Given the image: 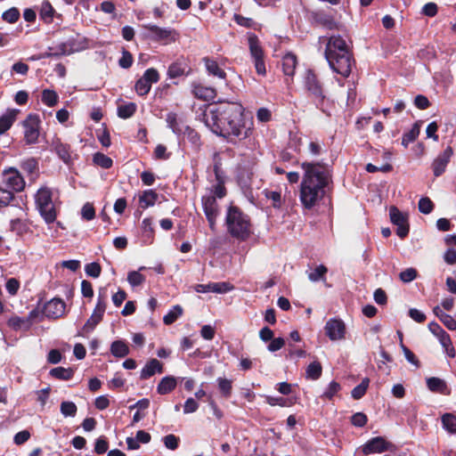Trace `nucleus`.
Here are the masks:
<instances>
[{
	"label": "nucleus",
	"mask_w": 456,
	"mask_h": 456,
	"mask_svg": "<svg viewBox=\"0 0 456 456\" xmlns=\"http://www.w3.org/2000/svg\"><path fill=\"white\" fill-rule=\"evenodd\" d=\"M204 122L216 135L225 138L229 142L238 143L240 155H247L246 149L253 151L256 142L252 137L254 124L252 119H246L245 109L234 102H224L205 111Z\"/></svg>",
	"instance_id": "obj_1"
},
{
	"label": "nucleus",
	"mask_w": 456,
	"mask_h": 456,
	"mask_svg": "<svg viewBox=\"0 0 456 456\" xmlns=\"http://www.w3.org/2000/svg\"><path fill=\"white\" fill-rule=\"evenodd\" d=\"M304 170L299 200L306 209L316 206L331 189L333 184V168L323 161H305L301 163Z\"/></svg>",
	"instance_id": "obj_2"
},
{
	"label": "nucleus",
	"mask_w": 456,
	"mask_h": 456,
	"mask_svg": "<svg viewBox=\"0 0 456 456\" xmlns=\"http://www.w3.org/2000/svg\"><path fill=\"white\" fill-rule=\"evenodd\" d=\"M325 57L331 69L343 77H349L352 67L355 64L353 53L339 35L330 37L325 48Z\"/></svg>",
	"instance_id": "obj_3"
},
{
	"label": "nucleus",
	"mask_w": 456,
	"mask_h": 456,
	"mask_svg": "<svg viewBox=\"0 0 456 456\" xmlns=\"http://www.w3.org/2000/svg\"><path fill=\"white\" fill-rule=\"evenodd\" d=\"M224 223L228 234L238 241L248 240L253 233L249 216L238 206L230 205L228 207Z\"/></svg>",
	"instance_id": "obj_4"
},
{
	"label": "nucleus",
	"mask_w": 456,
	"mask_h": 456,
	"mask_svg": "<svg viewBox=\"0 0 456 456\" xmlns=\"http://www.w3.org/2000/svg\"><path fill=\"white\" fill-rule=\"evenodd\" d=\"M303 86L307 99L323 111L328 94L319 75L314 69H309L305 71Z\"/></svg>",
	"instance_id": "obj_5"
},
{
	"label": "nucleus",
	"mask_w": 456,
	"mask_h": 456,
	"mask_svg": "<svg viewBox=\"0 0 456 456\" xmlns=\"http://www.w3.org/2000/svg\"><path fill=\"white\" fill-rule=\"evenodd\" d=\"M35 203L40 216L46 224H53L56 220L57 213L53 202V192L50 188L45 186L38 189L35 195Z\"/></svg>",
	"instance_id": "obj_6"
},
{
	"label": "nucleus",
	"mask_w": 456,
	"mask_h": 456,
	"mask_svg": "<svg viewBox=\"0 0 456 456\" xmlns=\"http://www.w3.org/2000/svg\"><path fill=\"white\" fill-rule=\"evenodd\" d=\"M248 45L256 74L265 77L266 75V56L258 37L254 33H248Z\"/></svg>",
	"instance_id": "obj_7"
},
{
	"label": "nucleus",
	"mask_w": 456,
	"mask_h": 456,
	"mask_svg": "<svg viewBox=\"0 0 456 456\" xmlns=\"http://www.w3.org/2000/svg\"><path fill=\"white\" fill-rule=\"evenodd\" d=\"M24 142L28 145L38 142L41 128V118L38 114L29 113L22 121Z\"/></svg>",
	"instance_id": "obj_8"
},
{
	"label": "nucleus",
	"mask_w": 456,
	"mask_h": 456,
	"mask_svg": "<svg viewBox=\"0 0 456 456\" xmlns=\"http://www.w3.org/2000/svg\"><path fill=\"white\" fill-rule=\"evenodd\" d=\"M143 28L148 31L146 37L154 42L162 43L163 45H168L175 42L176 37L178 36L175 28H160L154 24H144Z\"/></svg>",
	"instance_id": "obj_9"
},
{
	"label": "nucleus",
	"mask_w": 456,
	"mask_h": 456,
	"mask_svg": "<svg viewBox=\"0 0 456 456\" xmlns=\"http://www.w3.org/2000/svg\"><path fill=\"white\" fill-rule=\"evenodd\" d=\"M395 445L383 436H375L368 440L362 446V452L364 455L382 453L387 451H393Z\"/></svg>",
	"instance_id": "obj_10"
},
{
	"label": "nucleus",
	"mask_w": 456,
	"mask_h": 456,
	"mask_svg": "<svg viewBox=\"0 0 456 456\" xmlns=\"http://www.w3.org/2000/svg\"><path fill=\"white\" fill-rule=\"evenodd\" d=\"M389 216L391 223L397 226L395 232L396 235L401 239L406 238L410 231L407 215L401 212L397 207L391 206L389 208Z\"/></svg>",
	"instance_id": "obj_11"
},
{
	"label": "nucleus",
	"mask_w": 456,
	"mask_h": 456,
	"mask_svg": "<svg viewBox=\"0 0 456 456\" xmlns=\"http://www.w3.org/2000/svg\"><path fill=\"white\" fill-rule=\"evenodd\" d=\"M203 211L211 231H216V219L219 216V207L215 196H203L201 199Z\"/></svg>",
	"instance_id": "obj_12"
},
{
	"label": "nucleus",
	"mask_w": 456,
	"mask_h": 456,
	"mask_svg": "<svg viewBox=\"0 0 456 456\" xmlns=\"http://www.w3.org/2000/svg\"><path fill=\"white\" fill-rule=\"evenodd\" d=\"M428 329L438 338L447 355L451 358H454L456 352L450 335L436 322H431L428 324Z\"/></svg>",
	"instance_id": "obj_13"
},
{
	"label": "nucleus",
	"mask_w": 456,
	"mask_h": 456,
	"mask_svg": "<svg viewBox=\"0 0 456 456\" xmlns=\"http://www.w3.org/2000/svg\"><path fill=\"white\" fill-rule=\"evenodd\" d=\"M25 184L23 176L17 169L11 168L5 173L3 180V185L10 191H12L13 194L14 192L23 191Z\"/></svg>",
	"instance_id": "obj_14"
},
{
	"label": "nucleus",
	"mask_w": 456,
	"mask_h": 456,
	"mask_svg": "<svg viewBox=\"0 0 456 456\" xmlns=\"http://www.w3.org/2000/svg\"><path fill=\"white\" fill-rule=\"evenodd\" d=\"M325 334L330 340H340L345 338L346 325L341 319L331 318L324 327Z\"/></svg>",
	"instance_id": "obj_15"
},
{
	"label": "nucleus",
	"mask_w": 456,
	"mask_h": 456,
	"mask_svg": "<svg viewBox=\"0 0 456 456\" xmlns=\"http://www.w3.org/2000/svg\"><path fill=\"white\" fill-rule=\"evenodd\" d=\"M453 150L451 146H447L432 162V169L436 177L441 176L446 170V167L450 162Z\"/></svg>",
	"instance_id": "obj_16"
},
{
	"label": "nucleus",
	"mask_w": 456,
	"mask_h": 456,
	"mask_svg": "<svg viewBox=\"0 0 456 456\" xmlns=\"http://www.w3.org/2000/svg\"><path fill=\"white\" fill-rule=\"evenodd\" d=\"M66 304L61 298H53L45 304L43 314L47 318L57 319L61 317L65 312Z\"/></svg>",
	"instance_id": "obj_17"
},
{
	"label": "nucleus",
	"mask_w": 456,
	"mask_h": 456,
	"mask_svg": "<svg viewBox=\"0 0 456 456\" xmlns=\"http://www.w3.org/2000/svg\"><path fill=\"white\" fill-rule=\"evenodd\" d=\"M190 71L191 68L188 61L184 57L181 56L169 65L167 76L170 78H176L182 76H188Z\"/></svg>",
	"instance_id": "obj_18"
},
{
	"label": "nucleus",
	"mask_w": 456,
	"mask_h": 456,
	"mask_svg": "<svg viewBox=\"0 0 456 456\" xmlns=\"http://www.w3.org/2000/svg\"><path fill=\"white\" fill-rule=\"evenodd\" d=\"M233 289V285L230 282H209L208 284H198L196 291L200 293L215 292V293H227Z\"/></svg>",
	"instance_id": "obj_19"
},
{
	"label": "nucleus",
	"mask_w": 456,
	"mask_h": 456,
	"mask_svg": "<svg viewBox=\"0 0 456 456\" xmlns=\"http://www.w3.org/2000/svg\"><path fill=\"white\" fill-rule=\"evenodd\" d=\"M202 62L204 63L206 70L209 76L226 81V72L214 58L208 56L203 57Z\"/></svg>",
	"instance_id": "obj_20"
},
{
	"label": "nucleus",
	"mask_w": 456,
	"mask_h": 456,
	"mask_svg": "<svg viewBox=\"0 0 456 456\" xmlns=\"http://www.w3.org/2000/svg\"><path fill=\"white\" fill-rule=\"evenodd\" d=\"M191 92L195 98L203 101H212L216 96V90L214 87L201 83H193Z\"/></svg>",
	"instance_id": "obj_21"
},
{
	"label": "nucleus",
	"mask_w": 456,
	"mask_h": 456,
	"mask_svg": "<svg viewBox=\"0 0 456 456\" xmlns=\"http://www.w3.org/2000/svg\"><path fill=\"white\" fill-rule=\"evenodd\" d=\"M164 367L159 360L150 359L141 370L140 379L145 380L155 375L156 373H163Z\"/></svg>",
	"instance_id": "obj_22"
},
{
	"label": "nucleus",
	"mask_w": 456,
	"mask_h": 456,
	"mask_svg": "<svg viewBox=\"0 0 456 456\" xmlns=\"http://www.w3.org/2000/svg\"><path fill=\"white\" fill-rule=\"evenodd\" d=\"M312 20L328 29L337 28V22L333 16L328 14L324 11H314L311 12Z\"/></svg>",
	"instance_id": "obj_23"
},
{
	"label": "nucleus",
	"mask_w": 456,
	"mask_h": 456,
	"mask_svg": "<svg viewBox=\"0 0 456 456\" xmlns=\"http://www.w3.org/2000/svg\"><path fill=\"white\" fill-rule=\"evenodd\" d=\"M51 147L63 162L68 163L71 159L69 144L63 143L59 137L53 138Z\"/></svg>",
	"instance_id": "obj_24"
},
{
	"label": "nucleus",
	"mask_w": 456,
	"mask_h": 456,
	"mask_svg": "<svg viewBox=\"0 0 456 456\" xmlns=\"http://www.w3.org/2000/svg\"><path fill=\"white\" fill-rule=\"evenodd\" d=\"M106 307L96 305L92 315L83 326V331L90 332L102 321Z\"/></svg>",
	"instance_id": "obj_25"
},
{
	"label": "nucleus",
	"mask_w": 456,
	"mask_h": 456,
	"mask_svg": "<svg viewBox=\"0 0 456 456\" xmlns=\"http://www.w3.org/2000/svg\"><path fill=\"white\" fill-rule=\"evenodd\" d=\"M18 113V110L8 109L6 112L0 117V134H4L12 126Z\"/></svg>",
	"instance_id": "obj_26"
},
{
	"label": "nucleus",
	"mask_w": 456,
	"mask_h": 456,
	"mask_svg": "<svg viewBox=\"0 0 456 456\" xmlns=\"http://www.w3.org/2000/svg\"><path fill=\"white\" fill-rule=\"evenodd\" d=\"M297 65V58L292 53H286L281 60L282 71L287 77H293Z\"/></svg>",
	"instance_id": "obj_27"
},
{
	"label": "nucleus",
	"mask_w": 456,
	"mask_h": 456,
	"mask_svg": "<svg viewBox=\"0 0 456 456\" xmlns=\"http://www.w3.org/2000/svg\"><path fill=\"white\" fill-rule=\"evenodd\" d=\"M155 230L152 219L146 217L142 222V240L144 244L151 245L154 240Z\"/></svg>",
	"instance_id": "obj_28"
},
{
	"label": "nucleus",
	"mask_w": 456,
	"mask_h": 456,
	"mask_svg": "<svg viewBox=\"0 0 456 456\" xmlns=\"http://www.w3.org/2000/svg\"><path fill=\"white\" fill-rule=\"evenodd\" d=\"M427 387L434 393H439L445 395L450 394L446 382L436 377L428 378L427 379Z\"/></svg>",
	"instance_id": "obj_29"
},
{
	"label": "nucleus",
	"mask_w": 456,
	"mask_h": 456,
	"mask_svg": "<svg viewBox=\"0 0 456 456\" xmlns=\"http://www.w3.org/2000/svg\"><path fill=\"white\" fill-rule=\"evenodd\" d=\"M177 385V379L173 376L162 378L157 386L158 394L164 395L174 391Z\"/></svg>",
	"instance_id": "obj_30"
},
{
	"label": "nucleus",
	"mask_w": 456,
	"mask_h": 456,
	"mask_svg": "<svg viewBox=\"0 0 456 456\" xmlns=\"http://www.w3.org/2000/svg\"><path fill=\"white\" fill-rule=\"evenodd\" d=\"M184 139H186L195 151H199L201 146V140L200 134L189 126H185L182 132Z\"/></svg>",
	"instance_id": "obj_31"
},
{
	"label": "nucleus",
	"mask_w": 456,
	"mask_h": 456,
	"mask_svg": "<svg viewBox=\"0 0 456 456\" xmlns=\"http://www.w3.org/2000/svg\"><path fill=\"white\" fill-rule=\"evenodd\" d=\"M56 11L48 0L41 3L39 9V17L45 23H52Z\"/></svg>",
	"instance_id": "obj_32"
},
{
	"label": "nucleus",
	"mask_w": 456,
	"mask_h": 456,
	"mask_svg": "<svg viewBox=\"0 0 456 456\" xmlns=\"http://www.w3.org/2000/svg\"><path fill=\"white\" fill-rule=\"evenodd\" d=\"M159 199V194L154 190H145L139 196L140 207L143 209L155 205Z\"/></svg>",
	"instance_id": "obj_33"
},
{
	"label": "nucleus",
	"mask_w": 456,
	"mask_h": 456,
	"mask_svg": "<svg viewBox=\"0 0 456 456\" xmlns=\"http://www.w3.org/2000/svg\"><path fill=\"white\" fill-rule=\"evenodd\" d=\"M129 347L125 340L118 339L111 343L110 353L118 358H124L129 354Z\"/></svg>",
	"instance_id": "obj_34"
},
{
	"label": "nucleus",
	"mask_w": 456,
	"mask_h": 456,
	"mask_svg": "<svg viewBox=\"0 0 456 456\" xmlns=\"http://www.w3.org/2000/svg\"><path fill=\"white\" fill-rule=\"evenodd\" d=\"M7 325L14 331L21 330H28L30 328L29 319L20 317L18 315H12L10 317L7 321Z\"/></svg>",
	"instance_id": "obj_35"
},
{
	"label": "nucleus",
	"mask_w": 456,
	"mask_h": 456,
	"mask_svg": "<svg viewBox=\"0 0 456 456\" xmlns=\"http://www.w3.org/2000/svg\"><path fill=\"white\" fill-rule=\"evenodd\" d=\"M10 229L18 236H23L31 232L27 220L15 218L10 222Z\"/></svg>",
	"instance_id": "obj_36"
},
{
	"label": "nucleus",
	"mask_w": 456,
	"mask_h": 456,
	"mask_svg": "<svg viewBox=\"0 0 456 456\" xmlns=\"http://www.w3.org/2000/svg\"><path fill=\"white\" fill-rule=\"evenodd\" d=\"M265 401L270 406L279 405L281 407H291L296 403L297 399L292 397H274L265 395Z\"/></svg>",
	"instance_id": "obj_37"
},
{
	"label": "nucleus",
	"mask_w": 456,
	"mask_h": 456,
	"mask_svg": "<svg viewBox=\"0 0 456 456\" xmlns=\"http://www.w3.org/2000/svg\"><path fill=\"white\" fill-rule=\"evenodd\" d=\"M48 50V52L42 53L41 58H53L70 54L66 42H62L55 47H49Z\"/></svg>",
	"instance_id": "obj_38"
},
{
	"label": "nucleus",
	"mask_w": 456,
	"mask_h": 456,
	"mask_svg": "<svg viewBox=\"0 0 456 456\" xmlns=\"http://www.w3.org/2000/svg\"><path fill=\"white\" fill-rule=\"evenodd\" d=\"M420 133V124L419 121L415 122L411 130L404 133L402 137V145H403L405 148L408 147V145L411 142H413Z\"/></svg>",
	"instance_id": "obj_39"
},
{
	"label": "nucleus",
	"mask_w": 456,
	"mask_h": 456,
	"mask_svg": "<svg viewBox=\"0 0 456 456\" xmlns=\"http://www.w3.org/2000/svg\"><path fill=\"white\" fill-rule=\"evenodd\" d=\"M49 374L59 380H69L74 376V370L72 368H64L60 366L52 369Z\"/></svg>",
	"instance_id": "obj_40"
},
{
	"label": "nucleus",
	"mask_w": 456,
	"mask_h": 456,
	"mask_svg": "<svg viewBox=\"0 0 456 456\" xmlns=\"http://www.w3.org/2000/svg\"><path fill=\"white\" fill-rule=\"evenodd\" d=\"M166 121L167 123L168 127L171 128L175 134L178 135L182 134V132L184 129L185 126L181 121H179L176 113H167Z\"/></svg>",
	"instance_id": "obj_41"
},
{
	"label": "nucleus",
	"mask_w": 456,
	"mask_h": 456,
	"mask_svg": "<svg viewBox=\"0 0 456 456\" xmlns=\"http://www.w3.org/2000/svg\"><path fill=\"white\" fill-rule=\"evenodd\" d=\"M69 53L79 52L86 47V40L77 35L76 37H70L66 41Z\"/></svg>",
	"instance_id": "obj_42"
},
{
	"label": "nucleus",
	"mask_w": 456,
	"mask_h": 456,
	"mask_svg": "<svg viewBox=\"0 0 456 456\" xmlns=\"http://www.w3.org/2000/svg\"><path fill=\"white\" fill-rule=\"evenodd\" d=\"M441 423L444 429L450 434H456V415L444 413L441 417Z\"/></svg>",
	"instance_id": "obj_43"
},
{
	"label": "nucleus",
	"mask_w": 456,
	"mask_h": 456,
	"mask_svg": "<svg viewBox=\"0 0 456 456\" xmlns=\"http://www.w3.org/2000/svg\"><path fill=\"white\" fill-rule=\"evenodd\" d=\"M306 379L311 380H317L322 374V366L320 362L314 361L311 362L306 368Z\"/></svg>",
	"instance_id": "obj_44"
},
{
	"label": "nucleus",
	"mask_w": 456,
	"mask_h": 456,
	"mask_svg": "<svg viewBox=\"0 0 456 456\" xmlns=\"http://www.w3.org/2000/svg\"><path fill=\"white\" fill-rule=\"evenodd\" d=\"M183 314V309L180 305H175L169 310V312L163 317V322L166 325H171Z\"/></svg>",
	"instance_id": "obj_45"
},
{
	"label": "nucleus",
	"mask_w": 456,
	"mask_h": 456,
	"mask_svg": "<svg viewBox=\"0 0 456 456\" xmlns=\"http://www.w3.org/2000/svg\"><path fill=\"white\" fill-rule=\"evenodd\" d=\"M136 109L137 106L134 102L119 105L118 107V116L123 119L129 118L135 113Z\"/></svg>",
	"instance_id": "obj_46"
},
{
	"label": "nucleus",
	"mask_w": 456,
	"mask_h": 456,
	"mask_svg": "<svg viewBox=\"0 0 456 456\" xmlns=\"http://www.w3.org/2000/svg\"><path fill=\"white\" fill-rule=\"evenodd\" d=\"M13 200H15V196L12 193V191L5 188L3 184H0V208L11 205Z\"/></svg>",
	"instance_id": "obj_47"
},
{
	"label": "nucleus",
	"mask_w": 456,
	"mask_h": 456,
	"mask_svg": "<svg viewBox=\"0 0 456 456\" xmlns=\"http://www.w3.org/2000/svg\"><path fill=\"white\" fill-rule=\"evenodd\" d=\"M93 162L102 168L109 169L113 166V160L109 156L96 152L93 156Z\"/></svg>",
	"instance_id": "obj_48"
},
{
	"label": "nucleus",
	"mask_w": 456,
	"mask_h": 456,
	"mask_svg": "<svg viewBox=\"0 0 456 456\" xmlns=\"http://www.w3.org/2000/svg\"><path fill=\"white\" fill-rule=\"evenodd\" d=\"M20 167L28 175H37L38 162L35 158H29L22 161Z\"/></svg>",
	"instance_id": "obj_49"
},
{
	"label": "nucleus",
	"mask_w": 456,
	"mask_h": 456,
	"mask_svg": "<svg viewBox=\"0 0 456 456\" xmlns=\"http://www.w3.org/2000/svg\"><path fill=\"white\" fill-rule=\"evenodd\" d=\"M216 381L221 395L224 398H229L232 395V381L225 378H218Z\"/></svg>",
	"instance_id": "obj_50"
},
{
	"label": "nucleus",
	"mask_w": 456,
	"mask_h": 456,
	"mask_svg": "<svg viewBox=\"0 0 456 456\" xmlns=\"http://www.w3.org/2000/svg\"><path fill=\"white\" fill-rule=\"evenodd\" d=\"M59 96L53 90L45 89L42 92V102L48 107H53L58 103Z\"/></svg>",
	"instance_id": "obj_51"
},
{
	"label": "nucleus",
	"mask_w": 456,
	"mask_h": 456,
	"mask_svg": "<svg viewBox=\"0 0 456 456\" xmlns=\"http://www.w3.org/2000/svg\"><path fill=\"white\" fill-rule=\"evenodd\" d=\"M327 273L328 268L324 265H320L313 272L308 273V279L313 282L319 281H325V275Z\"/></svg>",
	"instance_id": "obj_52"
},
{
	"label": "nucleus",
	"mask_w": 456,
	"mask_h": 456,
	"mask_svg": "<svg viewBox=\"0 0 456 456\" xmlns=\"http://www.w3.org/2000/svg\"><path fill=\"white\" fill-rule=\"evenodd\" d=\"M369 384L370 379L368 378H364L362 382L354 387L351 391L352 397L355 400L361 399L366 394Z\"/></svg>",
	"instance_id": "obj_53"
},
{
	"label": "nucleus",
	"mask_w": 456,
	"mask_h": 456,
	"mask_svg": "<svg viewBox=\"0 0 456 456\" xmlns=\"http://www.w3.org/2000/svg\"><path fill=\"white\" fill-rule=\"evenodd\" d=\"M20 17V10L17 7H11L2 13V19L8 23H15Z\"/></svg>",
	"instance_id": "obj_54"
},
{
	"label": "nucleus",
	"mask_w": 456,
	"mask_h": 456,
	"mask_svg": "<svg viewBox=\"0 0 456 456\" xmlns=\"http://www.w3.org/2000/svg\"><path fill=\"white\" fill-rule=\"evenodd\" d=\"M61 412L65 417H75L77 411V407L73 402L64 401L61 403Z\"/></svg>",
	"instance_id": "obj_55"
},
{
	"label": "nucleus",
	"mask_w": 456,
	"mask_h": 456,
	"mask_svg": "<svg viewBox=\"0 0 456 456\" xmlns=\"http://www.w3.org/2000/svg\"><path fill=\"white\" fill-rule=\"evenodd\" d=\"M233 20L240 26L247 28H256V22L248 17H244L241 14L235 13L233 15Z\"/></svg>",
	"instance_id": "obj_56"
},
{
	"label": "nucleus",
	"mask_w": 456,
	"mask_h": 456,
	"mask_svg": "<svg viewBox=\"0 0 456 456\" xmlns=\"http://www.w3.org/2000/svg\"><path fill=\"white\" fill-rule=\"evenodd\" d=\"M418 208L420 213L428 215L433 211L435 205L428 197H422L419 200Z\"/></svg>",
	"instance_id": "obj_57"
},
{
	"label": "nucleus",
	"mask_w": 456,
	"mask_h": 456,
	"mask_svg": "<svg viewBox=\"0 0 456 456\" xmlns=\"http://www.w3.org/2000/svg\"><path fill=\"white\" fill-rule=\"evenodd\" d=\"M264 194L266 199L271 200L273 201L272 206L274 208H281V194L280 191L265 190Z\"/></svg>",
	"instance_id": "obj_58"
},
{
	"label": "nucleus",
	"mask_w": 456,
	"mask_h": 456,
	"mask_svg": "<svg viewBox=\"0 0 456 456\" xmlns=\"http://www.w3.org/2000/svg\"><path fill=\"white\" fill-rule=\"evenodd\" d=\"M127 281L132 287H137L145 281V276L140 273L139 271H132L127 274Z\"/></svg>",
	"instance_id": "obj_59"
},
{
	"label": "nucleus",
	"mask_w": 456,
	"mask_h": 456,
	"mask_svg": "<svg viewBox=\"0 0 456 456\" xmlns=\"http://www.w3.org/2000/svg\"><path fill=\"white\" fill-rule=\"evenodd\" d=\"M340 389V384L333 380L329 384L327 389L322 394V397L324 399L332 400V398L338 393Z\"/></svg>",
	"instance_id": "obj_60"
},
{
	"label": "nucleus",
	"mask_w": 456,
	"mask_h": 456,
	"mask_svg": "<svg viewBox=\"0 0 456 456\" xmlns=\"http://www.w3.org/2000/svg\"><path fill=\"white\" fill-rule=\"evenodd\" d=\"M151 85L149 84L144 78H139L134 86L135 92L140 96H145L149 94Z\"/></svg>",
	"instance_id": "obj_61"
},
{
	"label": "nucleus",
	"mask_w": 456,
	"mask_h": 456,
	"mask_svg": "<svg viewBox=\"0 0 456 456\" xmlns=\"http://www.w3.org/2000/svg\"><path fill=\"white\" fill-rule=\"evenodd\" d=\"M85 272L87 276L92 278H98L102 273V266L97 262H93L86 265Z\"/></svg>",
	"instance_id": "obj_62"
},
{
	"label": "nucleus",
	"mask_w": 456,
	"mask_h": 456,
	"mask_svg": "<svg viewBox=\"0 0 456 456\" xmlns=\"http://www.w3.org/2000/svg\"><path fill=\"white\" fill-rule=\"evenodd\" d=\"M417 276H418V272L413 267H409V268L402 271L399 273L400 280L404 283L412 281L413 280H415L417 278Z\"/></svg>",
	"instance_id": "obj_63"
},
{
	"label": "nucleus",
	"mask_w": 456,
	"mask_h": 456,
	"mask_svg": "<svg viewBox=\"0 0 456 456\" xmlns=\"http://www.w3.org/2000/svg\"><path fill=\"white\" fill-rule=\"evenodd\" d=\"M133 62L134 58L132 53L129 51L123 48L122 56L118 60V65L123 69H129L133 65Z\"/></svg>",
	"instance_id": "obj_64"
}]
</instances>
